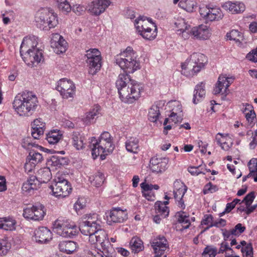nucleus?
Instances as JSON below:
<instances>
[{"label":"nucleus","mask_w":257,"mask_h":257,"mask_svg":"<svg viewBox=\"0 0 257 257\" xmlns=\"http://www.w3.org/2000/svg\"><path fill=\"white\" fill-rule=\"evenodd\" d=\"M125 148L128 152L137 153L139 151V139L136 137H131L125 142Z\"/></svg>","instance_id":"36"},{"label":"nucleus","mask_w":257,"mask_h":257,"mask_svg":"<svg viewBox=\"0 0 257 257\" xmlns=\"http://www.w3.org/2000/svg\"><path fill=\"white\" fill-rule=\"evenodd\" d=\"M243 112L245 113L246 119L248 121L252 122L255 117V113L253 109L252 106L248 103L245 104V108Z\"/></svg>","instance_id":"48"},{"label":"nucleus","mask_w":257,"mask_h":257,"mask_svg":"<svg viewBox=\"0 0 257 257\" xmlns=\"http://www.w3.org/2000/svg\"><path fill=\"white\" fill-rule=\"evenodd\" d=\"M58 8L62 13L67 14L70 12L72 7L67 0H56Z\"/></svg>","instance_id":"46"},{"label":"nucleus","mask_w":257,"mask_h":257,"mask_svg":"<svg viewBox=\"0 0 257 257\" xmlns=\"http://www.w3.org/2000/svg\"><path fill=\"white\" fill-rule=\"evenodd\" d=\"M241 251L244 257H253V248L250 243L241 247Z\"/></svg>","instance_id":"54"},{"label":"nucleus","mask_w":257,"mask_h":257,"mask_svg":"<svg viewBox=\"0 0 257 257\" xmlns=\"http://www.w3.org/2000/svg\"><path fill=\"white\" fill-rule=\"evenodd\" d=\"M130 245L132 252L135 253L142 251L144 248L142 240L138 237H133L131 240Z\"/></svg>","instance_id":"38"},{"label":"nucleus","mask_w":257,"mask_h":257,"mask_svg":"<svg viewBox=\"0 0 257 257\" xmlns=\"http://www.w3.org/2000/svg\"><path fill=\"white\" fill-rule=\"evenodd\" d=\"M73 145L78 150L82 149L84 147V138L78 132H74L72 136Z\"/></svg>","instance_id":"40"},{"label":"nucleus","mask_w":257,"mask_h":257,"mask_svg":"<svg viewBox=\"0 0 257 257\" xmlns=\"http://www.w3.org/2000/svg\"><path fill=\"white\" fill-rule=\"evenodd\" d=\"M171 106L173 107L172 109V112L177 113L182 112V106L178 101H174L171 103Z\"/></svg>","instance_id":"62"},{"label":"nucleus","mask_w":257,"mask_h":257,"mask_svg":"<svg viewBox=\"0 0 257 257\" xmlns=\"http://www.w3.org/2000/svg\"><path fill=\"white\" fill-rule=\"evenodd\" d=\"M195 0H182L180 1L178 6L188 12H193L197 7Z\"/></svg>","instance_id":"39"},{"label":"nucleus","mask_w":257,"mask_h":257,"mask_svg":"<svg viewBox=\"0 0 257 257\" xmlns=\"http://www.w3.org/2000/svg\"><path fill=\"white\" fill-rule=\"evenodd\" d=\"M190 35L197 39L207 40L210 37L211 33L207 26L201 25L191 28Z\"/></svg>","instance_id":"21"},{"label":"nucleus","mask_w":257,"mask_h":257,"mask_svg":"<svg viewBox=\"0 0 257 257\" xmlns=\"http://www.w3.org/2000/svg\"><path fill=\"white\" fill-rule=\"evenodd\" d=\"M224 251H225V244L223 242L221 243L220 247L218 251L216 247L211 245H207L204 249L202 257H215L217 253H223Z\"/></svg>","instance_id":"30"},{"label":"nucleus","mask_w":257,"mask_h":257,"mask_svg":"<svg viewBox=\"0 0 257 257\" xmlns=\"http://www.w3.org/2000/svg\"><path fill=\"white\" fill-rule=\"evenodd\" d=\"M245 229V227L244 226H243L241 223H238L235 225L234 228L230 231V233L233 235H239L244 232Z\"/></svg>","instance_id":"55"},{"label":"nucleus","mask_w":257,"mask_h":257,"mask_svg":"<svg viewBox=\"0 0 257 257\" xmlns=\"http://www.w3.org/2000/svg\"><path fill=\"white\" fill-rule=\"evenodd\" d=\"M175 25L177 31L180 32L179 34H182V37L185 39L188 38L190 31L191 30L190 26L188 25L184 19H178L175 22Z\"/></svg>","instance_id":"26"},{"label":"nucleus","mask_w":257,"mask_h":257,"mask_svg":"<svg viewBox=\"0 0 257 257\" xmlns=\"http://www.w3.org/2000/svg\"><path fill=\"white\" fill-rule=\"evenodd\" d=\"M100 107L98 105H95L90 110L85 114V115L82 118L84 123L86 124H89L94 122L95 116H97L100 112Z\"/></svg>","instance_id":"31"},{"label":"nucleus","mask_w":257,"mask_h":257,"mask_svg":"<svg viewBox=\"0 0 257 257\" xmlns=\"http://www.w3.org/2000/svg\"><path fill=\"white\" fill-rule=\"evenodd\" d=\"M208 59L207 57L200 53H193L182 64V73L188 77L196 75L204 68Z\"/></svg>","instance_id":"5"},{"label":"nucleus","mask_w":257,"mask_h":257,"mask_svg":"<svg viewBox=\"0 0 257 257\" xmlns=\"http://www.w3.org/2000/svg\"><path fill=\"white\" fill-rule=\"evenodd\" d=\"M151 244L156 254H163L165 250L168 247L167 240L163 236H159L154 238Z\"/></svg>","instance_id":"22"},{"label":"nucleus","mask_w":257,"mask_h":257,"mask_svg":"<svg viewBox=\"0 0 257 257\" xmlns=\"http://www.w3.org/2000/svg\"><path fill=\"white\" fill-rule=\"evenodd\" d=\"M257 145V131H255L252 136V140L249 143V147L251 149H254Z\"/></svg>","instance_id":"64"},{"label":"nucleus","mask_w":257,"mask_h":257,"mask_svg":"<svg viewBox=\"0 0 257 257\" xmlns=\"http://www.w3.org/2000/svg\"><path fill=\"white\" fill-rule=\"evenodd\" d=\"M37 44L34 37H26L20 47V54L23 60L32 67L36 66L43 59L42 50L37 47Z\"/></svg>","instance_id":"3"},{"label":"nucleus","mask_w":257,"mask_h":257,"mask_svg":"<svg viewBox=\"0 0 257 257\" xmlns=\"http://www.w3.org/2000/svg\"><path fill=\"white\" fill-rule=\"evenodd\" d=\"M46 180H43V178H29L27 181L24 182L22 187V190L26 195H33L35 190L40 188L42 183H46L49 181L48 178Z\"/></svg>","instance_id":"15"},{"label":"nucleus","mask_w":257,"mask_h":257,"mask_svg":"<svg viewBox=\"0 0 257 257\" xmlns=\"http://www.w3.org/2000/svg\"><path fill=\"white\" fill-rule=\"evenodd\" d=\"M46 213L45 207L43 205L40 204L24 209L23 215L27 219L39 221L43 219Z\"/></svg>","instance_id":"14"},{"label":"nucleus","mask_w":257,"mask_h":257,"mask_svg":"<svg viewBox=\"0 0 257 257\" xmlns=\"http://www.w3.org/2000/svg\"><path fill=\"white\" fill-rule=\"evenodd\" d=\"M246 58L250 61L257 63V47L248 53Z\"/></svg>","instance_id":"58"},{"label":"nucleus","mask_w":257,"mask_h":257,"mask_svg":"<svg viewBox=\"0 0 257 257\" xmlns=\"http://www.w3.org/2000/svg\"><path fill=\"white\" fill-rule=\"evenodd\" d=\"M224 83L225 76L224 75L221 74L219 76L217 82L215 84L213 91V94L216 95L220 93L224 87Z\"/></svg>","instance_id":"49"},{"label":"nucleus","mask_w":257,"mask_h":257,"mask_svg":"<svg viewBox=\"0 0 257 257\" xmlns=\"http://www.w3.org/2000/svg\"><path fill=\"white\" fill-rule=\"evenodd\" d=\"M135 25L138 33L144 39L152 40L156 37L157 27L151 20L140 16L135 20Z\"/></svg>","instance_id":"9"},{"label":"nucleus","mask_w":257,"mask_h":257,"mask_svg":"<svg viewBox=\"0 0 257 257\" xmlns=\"http://www.w3.org/2000/svg\"><path fill=\"white\" fill-rule=\"evenodd\" d=\"M90 63H87L89 66V73L91 75H94L101 67V57H98L97 60L95 59L91 60Z\"/></svg>","instance_id":"43"},{"label":"nucleus","mask_w":257,"mask_h":257,"mask_svg":"<svg viewBox=\"0 0 257 257\" xmlns=\"http://www.w3.org/2000/svg\"><path fill=\"white\" fill-rule=\"evenodd\" d=\"M248 167L250 173L257 177V159L252 158L248 163Z\"/></svg>","instance_id":"52"},{"label":"nucleus","mask_w":257,"mask_h":257,"mask_svg":"<svg viewBox=\"0 0 257 257\" xmlns=\"http://www.w3.org/2000/svg\"><path fill=\"white\" fill-rule=\"evenodd\" d=\"M38 103V98L34 92L25 91L15 96L13 106L20 116H29L36 111Z\"/></svg>","instance_id":"2"},{"label":"nucleus","mask_w":257,"mask_h":257,"mask_svg":"<svg viewBox=\"0 0 257 257\" xmlns=\"http://www.w3.org/2000/svg\"><path fill=\"white\" fill-rule=\"evenodd\" d=\"M52 166L60 167L66 163V159L63 157H58L57 156H52L50 161Z\"/></svg>","instance_id":"51"},{"label":"nucleus","mask_w":257,"mask_h":257,"mask_svg":"<svg viewBox=\"0 0 257 257\" xmlns=\"http://www.w3.org/2000/svg\"><path fill=\"white\" fill-rule=\"evenodd\" d=\"M22 146L24 148L28 150L31 149L32 147L42 148V147L32 143L31 139L30 138H24L22 141Z\"/></svg>","instance_id":"53"},{"label":"nucleus","mask_w":257,"mask_h":257,"mask_svg":"<svg viewBox=\"0 0 257 257\" xmlns=\"http://www.w3.org/2000/svg\"><path fill=\"white\" fill-rule=\"evenodd\" d=\"M85 56L87 58L86 62L87 63H90L92 59L97 60L98 57H101L100 52L97 49H90L86 52Z\"/></svg>","instance_id":"44"},{"label":"nucleus","mask_w":257,"mask_h":257,"mask_svg":"<svg viewBox=\"0 0 257 257\" xmlns=\"http://www.w3.org/2000/svg\"><path fill=\"white\" fill-rule=\"evenodd\" d=\"M85 8L79 4H76L72 8V11L77 15H81L85 12Z\"/></svg>","instance_id":"59"},{"label":"nucleus","mask_w":257,"mask_h":257,"mask_svg":"<svg viewBox=\"0 0 257 257\" xmlns=\"http://www.w3.org/2000/svg\"><path fill=\"white\" fill-rule=\"evenodd\" d=\"M71 222V221L62 217H59L53 223L55 232L60 236L64 234L63 232L66 229L68 225H70Z\"/></svg>","instance_id":"25"},{"label":"nucleus","mask_w":257,"mask_h":257,"mask_svg":"<svg viewBox=\"0 0 257 257\" xmlns=\"http://www.w3.org/2000/svg\"><path fill=\"white\" fill-rule=\"evenodd\" d=\"M199 13L202 18L206 23L218 21L223 17L220 9L204 6L199 8Z\"/></svg>","instance_id":"13"},{"label":"nucleus","mask_w":257,"mask_h":257,"mask_svg":"<svg viewBox=\"0 0 257 257\" xmlns=\"http://www.w3.org/2000/svg\"><path fill=\"white\" fill-rule=\"evenodd\" d=\"M53 195L56 197L65 198L71 193L72 188L71 184L64 178H57L50 185Z\"/></svg>","instance_id":"10"},{"label":"nucleus","mask_w":257,"mask_h":257,"mask_svg":"<svg viewBox=\"0 0 257 257\" xmlns=\"http://www.w3.org/2000/svg\"><path fill=\"white\" fill-rule=\"evenodd\" d=\"M77 248L76 242L70 240H63L59 244V248L60 251L67 254L73 253Z\"/></svg>","instance_id":"29"},{"label":"nucleus","mask_w":257,"mask_h":257,"mask_svg":"<svg viewBox=\"0 0 257 257\" xmlns=\"http://www.w3.org/2000/svg\"><path fill=\"white\" fill-rule=\"evenodd\" d=\"M63 138V134L60 130L51 131L46 136V140L50 144L58 143Z\"/></svg>","instance_id":"34"},{"label":"nucleus","mask_w":257,"mask_h":257,"mask_svg":"<svg viewBox=\"0 0 257 257\" xmlns=\"http://www.w3.org/2000/svg\"><path fill=\"white\" fill-rule=\"evenodd\" d=\"M67 43L63 37L59 34L52 35L51 40V47L54 52L60 54L65 52L67 49Z\"/></svg>","instance_id":"17"},{"label":"nucleus","mask_w":257,"mask_h":257,"mask_svg":"<svg viewBox=\"0 0 257 257\" xmlns=\"http://www.w3.org/2000/svg\"><path fill=\"white\" fill-rule=\"evenodd\" d=\"M205 83L201 82L198 84L195 88L193 102L197 104L199 100L205 95Z\"/></svg>","instance_id":"33"},{"label":"nucleus","mask_w":257,"mask_h":257,"mask_svg":"<svg viewBox=\"0 0 257 257\" xmlns=\"http://www.w3.org/2000/svg\"><path fill=\"white\" fill-rule=\"evenodd\" d=\"M16 221L11 217H2V229L7 231L16 229Z\"/></svg>","instance_id":"37"},{"label":"nucleus","mask_w":257,"mask_h":257,"mask_svg":"<svg viewBox=\"0 0 257 257\" xmlns=\"http://www.w3.org/2000/svg\"><path fill=\"white\" fill-rule=\"evenodd\" d=\"M109 0H96L91 2L88 6V10L93 15H99L110 5Z\"/></svg>","instance_id":"18"},{"label":"nucleus","mask_w":257,"mask_h":257,"mask_svg":"<svg viewBox=\"0 0 257 257\" xmlns=\"http://www.w3.org/2000/svg\"><path fill=\"white\" fill-rule=\"evenodd\" d=\"M227 38L230 40H233L237 43L238 45L241 44L243 40V36L238 31L232 30L226 35Z\"/></svg>","instance_id":"42"},{"label":"nucleus","mask_w":257,"mask_h":257,"mask_svg":"<svg viewBox=\"0 0 257 257\" xmlns=\"http://www.w3.org/2000/svg\"><path fill=\"white\" fill-rule=\"evenodd\" d=\"M31 126L32 136L35 139H39L40 137L44 134L45 123L43 122L41 118H37L34 120L31 124Z\"/></svg>","instance_id":"24"},{"label":"nucleus","mask_w":257,"mask_h":257,"mask_svg":"<svg viewBox=\"0 0 257 257\" xmlns=\"http://www.w3.org/2000/svg\"><path fill=\"white\" fill-rule=\"evenodd\" d=\"M35 21L38 26L43 30H49L58 24L56 14L49 8H41L35 15Z\"/></svg>","instance_id":"7"},{"label":"nucleus","mask_w":257,"mask_h":257,"mask_svg":"<svg viewBox=\"0 0 257 257\" xmlns=\"http://www.w3.org/2000/svg\"><path fill=\"white\" fill-rule=\"evenodd\" d=\"M89 242L92 244H100L101 246L100 251L102 253L110 250V248H113L109 241L107 234L101 227L96 232L89 235Z\"/></svg>","instance_id":"11"},{"label":"nucleus","mask_w":257,"mask_h":257,"mask_svg":"<svg viewBox=\"0 0 257 257\" xmlns=\"http://www.w3.org/2000/svg\"><path fill=\"white\" fill-rule=\"evenodd\" d=\"M169 203V201H158L155 203L154 207L157 214L161 215L162 218H166L169 215V208L167 205Z\"/></svg>","instance_id":"28"},{"label":"nucleus","mask_w":257,"mask_h":257,"mask_svg":"<svg viewBox=\"0 0 257 257\" xmlns=\"http://www.w3.org/2000/svg\"><path fill=\"white\" fill-rule=\"evenodd\" d=\"M115 60L116 63L126 73H132L140 68V63L137 60L136 54L130 47L117 55Z\"/></svg>","instance_id":"6"},{"label":"nucleus","mask_w":257,"mask_h":257,"mask_svg":"<svg viewBox=\"0 0 257 257\" xmlns=\"http://www.w3.org/2000/svg\"><path fill=\"white\" fill-rule=\"evenodd\" d=\"M160 115L159 107L157 105H153L149 109L148 119L152 122H156Z\"/></svg>","instance_id":"45"},{"label":"nucleus","mask_w":257,"mask_h":257,"mask_svg":"<svg viewBox=\"0 0 257 257\" xmlns=\"http://www.w3.org/2000/svg\"><path fill=\"white\" fill-rule=\"evenodd\" d=\"M85 206V202L83 198H78L77 201L74 204V208L76 211H79L83 209Z\"/></svg>","instance_id":"61"},{"label":"nucleus","mask_w":257,"mask_h":257,"mask_svg":"<svg viewBox=\"0 0 257 257\" xmlns=\"http://www.w3.org/2000/svg\"><path fill=\"white\" fill-rule=\"evenodd\" d=\"M27 159L36 165L42 161L43 157L41 154L33 150L30 152Z\"/></svg>","instance_id":"47"},{"label":"nucleus","mask_w":257,"mask_h":257,"mask_svg":"<svg viewBox=\"0 0 257 257\" xmlns=\"http://www.w3.org/2000/svg\"><path fill=\"white\" fill-rule=\"evenodd\" d=\"M255 198V196L254 193L251 192L248 193L242 200L241 203L244 202L245 206L247 207H249L250 205L252 204L254 199Z\"/></svg>","instance_id":"56"},{"label":"nucleus","mask_w":257,"mask_h":257,"mask_svg":"<svg viewBox=\"0 0 257 257\" xmlns=\"http://www.w3.org/2000/svg\"><path fill=\"white\" fill-rule=\"evenodd\" d=\"M11 248V243L6 239L0 238V255H5Z\"/></svg>","instance_id":"50"},{"label":"nucleus","mask_w":257,"mask_h":257,"mask_svg":"<svg viewBox=\"0 0 257 257\" xmlns=\"http://www.w3.org/2000/svg\"><path fill=\"white\" fill-rule=\"evenodd\" d=\"M101 220L96 213L87 214L83 216L80 223L79 230L85 235H90L101 227Z\"/></svg>","instance_id":"8"},{"label":"nucleus","mask_w":257,"mask_h":257,"mask_svg":"<svg viewBox=\"0 0 257 257\" xmlns=\"http://www.w3.org/2000/svg\"><path fill=\"white\" fill-rule=\"evenodd\" d=\"M52 233L47 227H39L35 231L34 239L40 243H47L52 240Z\"/></svg>","instance_id":"19"},{"label":"nucleus","mask_w":257,"mask_h":257,"mask_svg":"<svg viewBox=\"0 0 257 257\" xmlns=\"http://www.w3.org/2000/svg\"><path fill=\"white\" fill-rule=\"evenodd\" d=\"M176 216L177 221L181 224L182 229L188 228L191 224V220L189 215L184 211H180L176 213Z\"/></svg>","instance_id":"32"},{"label":"nucleus","mask_w":257,"mask_h":257,"mask_svg":"<svg viewBox=\"0 0 257 257\" xmlns=\"http://www.w3.org/2000/svg\"><path fill=\"white\" fill-rule=\"evenodd\" d=\"M78 233V228L75 223L71 221L70 223V225H68L66 229L63 232L64 234H62L61 236L64 237H73L76 236Z\"/></svg>","instance_id":"41"},{"label":"nucleus","mask_w":257,"mask_h":257,"mask_svg":"<svg viewBox=\"0 0 257 257\" xmlns=\"http://www.w3.org/2000/svg\"><path fill=\"white\" fill-rule=\"evenodd\" d=\"M36 166V165L35 164L27 159V161L24 166L25 171L28 173L31 172L34 169Z\"/></svg>","instance_id":"63"},{"label":"nucleus","mask_w":257,"mask_h":257,"mask_svg":"<svg viewBox=\"0 0 257 257\" xmlns=\"http://www.w3.org/2000/svg\"><path fill=\"white\" fill-rule=\"evenodd\" d=\"M226 7L232 14H238L243 12L245 9V5L239 2L232 3L228 2L226 3Z\"/></svg>","instance_id":"35"},{"label":"nucleus","mask_w":257,"mask_h":257,"mask_svg":"<svg viewBox=\"0 0 257 257\" xmlns=\"http://www.w3.org/2000/svg\"><path fill=\"white\" fill-rule=\"evenodd\" d=\"M168 162V158L154 157L150 161V168L153 172H162L166 169Z\"/></svg>","instance_id":"20"},{"label":"nucleus","mask_w":257,"mask_h":257,"mask_svg":"<svg viewBox=\"0 0 257 257\" xmlns=\"http://www.w3.org/2000/svg\"><path fill=\"white\" fill-rule=\"evenodd\" d=\"M213 219V216L211 214H205L204 215L201 221V224L206 225L207 226L204 228L202 232L206 231L209 228L213 226L219 227L221 226L222 222L224 221V220L222 219H219L218 221H214Z\"/></svg>","instance_id":"27"},{"label":"nucleus","mask_w":257,"mask_h":257,"mask_svg":"<svg viewBox=\"0 0 257 257\" xmlns=\"http://www.w3.org/2000/svg\"><path fill=\"white\" fill-rule=\"evenodd\" d=\"M75 88L74 83L66 78L60 79L58 82L56 87L57 90L64 99L73 98L75 93Z\"/></svg>","instance_id":"12"},{"label":"nucleus","mask_w":257,"mask_h":257,"mask_svg":"<svg viewBox=\"0 0 257 257\" xmlns=\"http://www.w3.org/2000/svg\"><path fill=\"white\" fill-rule=\"evenodd\" d=\"M109 217L114 223H122L127 219V212L126 209L113 208L110 211Z\"/></svg>","instance_id":"23"},{"label":"nucleus","mask_w":257,"mask_h":257,"mask_svg":"<svg viewBox=\"0 0 257 257\" xmlns=\"http://www.w3.org/2000/svg\"><path fill=\"white\" fill-rule=\"evenodd\" d=\"M115 84L120 99L125 103L134 102L143 91V85L131 79L126 73L119 74Z\"/></svg>","instance_id":"1"},{"label":"nucleus","mask_w":257,"mask_h":257,"mask_svg":"<svg viewBox=\"0 0 257 257\" xmlns=\"http://www.w3.org/2000/svg\"><path fill=\"white\" fill-rule=\"evenodd\" d=\"M188 171L193 176H198L200 175H206L204 172L200 171L199 167H190L188 168Z\"/></svg>","instance_id":"60"},{"label":"nucleus","mask_w":257,"mask_h":257,"mask_svg":"<svg viewBox=\"0 0 257 257\" xmlns=\"http://www.w3.org/2000/svg\"><path fill=\"white\" fill-rule=\"evenodd\" d=\"M104 178H89V181L92 186L99 187L104 182Z\"/></svg>","instance_id":"57"},{"label":"nucleus","mask_w":257,"mask_h":257,"mask_svg":"<svg viewBox=\"0 0 257 257\" xmlns=\"http://www.w3.org/2000/svg\"><path fill=\"white\" fill-rule=\"evenodd\" d=\"M174 187L173 194L175 202L178 207L181 210H184L186 207L184 199V195L187 191V187L182 182L178 181L174 183Z\"/></svg>","instance_id":"16"},{"label":"nucleus","mask_w":257,"mask_h":257,"mask_svg":"<svg viewBox=\"0 0 257 257\" xmlns=\"http://www.w3.org/2000/svg\"><path fill=\"white\" fill-rule=\"evenodd\" d=\"M112 138L107 132L102 133L98 140L95 137L89 139V148L91 150L93 158L95 159L100 156L102 160H104L106 156L112 152L114 148Z\"/></svg>","instance_id":"4"}]
</instances>
